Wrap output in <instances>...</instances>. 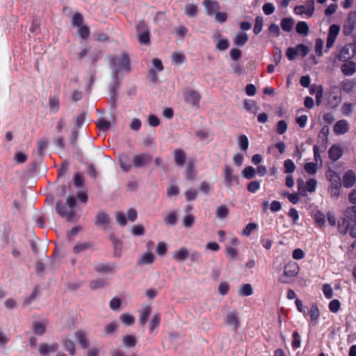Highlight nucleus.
Masks as SVG:
<instances>
[{"instance_id": "nucleus-47", "label": "nucleus", "mask_w": 356, "mask_h": 356, "mask_svg": "<svg viewBox=\"0 0 356 356\" xmlns=\"http://www.w3.org/2000/svg\"><path fill=\"white\" fill-rule=\"evenodd\" d=\"M83 15L79 13H75L72 17V24L74 26L80 27L83 26Z\"/></svg>"}, {"instance_id": "nucleus-33", "label": "nucleus", "mask_w": 356, "mask_h": 356, "mask_svg": "<svg viewBox=\"0 0 356 356\" xmlns=\"http://www.w3.org/2000/svg\"><path fill=\"white\" fill-rule=\"evenodd\" d=\"M120 319L122 323L127 326L132 325L135 323V317L129 313H124L121 314Z\"/></svg>"}, {"instance_id": "nucleus-58", "label": "nucleus", "mask_w": 356, "mask_h": 356, "mask_svg": "<svg viewBox=\"0 0 356 356\" xmlns=\"http://www.w3.org/2000/svg\"><path fill=\"white\" fill-rule=\"evenodd\" d=\"M188 257L190 260L193 263H199L202 259V254L200 252L198 251H193L189 253Z\"/></svg>"}, {"instance_id": "nucleus-31", "label": "nucleus", "mask_w": 356, "mask_h": 356, "mask_svg": "<svg viewBox=\"0 0 356 356\" xmlns=\"http://www.w3.org/2000/svg\"><path fill=\"white\" fill-rule=\"evenodd\" d=\"M122 343L127 348H134L137 343V339L134 336L127 334L122 337Z\"/></svg>"}, {"instance_id": "nucleus-1", "label": "nucleus", "mask_w": 356, "mask_h": 356, "mask_svg": "<svg viewBox=\"0 0 356 356\" xmlns=\"http://www.w3.org/2000/svg\"><path fill=\"white\" fill-rule=\"evenodd\" d=\"M138 33V40L140 45L151 44L150 32L147 24L144 20L139 21L136 25Z\"/></svg>"}, {"instance_id": "nucleus-19", "label": "nucleus", "mask_w": 356, "mask_h": 356, "mask_svg": "<svg viewBox=\"0 0 356 356\" xmlns=\"http://www.w3.org/2000/svg\"><path fill=\"white\" fill-rule=\"evenodd\" d=\"M203 4L208 15H212L220 8L219 3L216 1L204 0Z\"/></svg>"}, {"instance_id": "nucleus-15", "label": "nucleus", "mask_w": 356, "mask_h": 356, "mask_svg": "<svg viewBox=\"0 0 356 356\" xmlns=\"http://www.w3.org/2000/svg\"><path fill=\"white\" fill-rule=\"evenodd\" d=\"M349 130V124L345 120H340L334 126V131L338 135L347 133Z\"/></svg>"}, {"instance_id": "nucleus-5", "label": "nucleus", "mask_w": 356, "mask_h": 356, "mask_svg": "<svg viewBox=\"0 0 356 356\" xmlns=\"http://www.w3.org/2000/svg\"><path fill=\"white\" fill-rule=\"evenodd\" d=\"M356 54V47L351 43L346 44L341 48L338 54V60L341 62H346L355 56Z\"/></svg>"}, {"instance_id": "nucleus-17", "label": "nucleus", "mask_w": 356, "mask_h": 356, "mask_svg": "<svg viewBox=\"0 0 356 356\" xmlns=\"http://www.w3.org/2000/svg\"><path fill=\"white\" fill-rule=\"evenodd\" d=\"M342 73L346 76H351L356 72V65L353 61H346L341 66Z\"/></svg>"}, {"instance_id": "nucleus-62", "label": "nucleus", "mask_w": 356, "mask_h": 356, "mask_svg": "<svg viewBox=\"0 0 356 356\" xmlns=\"http://www.w3.org/2000/svg\"><path fill=\"white\" fill-rule=\"evenodd\" d=\"M260 188V181H252L248 184L247 189L249 192L254 193Z\"/></svg>"}, {"instance_id": "nucleus-26", "label": "nucleus", "mask_w": 356, "mask_h": 356, "mask_svg": "<svg viewBox=\"0 0 356 356\" xmlns=\"http://www.w3.org/2000/svg\"><path fill=\"white\" fill-rule=\"evenodd\" d=\"M110 222V218L108 215L103 211L98 212L95 217L96 225L101 226L108 224Z\"/></svg>"}, {"instance_id": "nucleus-36", "label": "nucleus", "mask_w": 356, "mask_h": 356, "mask_svg": "<svg viewBox=\"0 0 356 356\" xmlns=\"http://www.w3.org/2000/svg\"><path fill=\"white\" fill-rule=\"evenodd\" d=\"M216 213L219 219H225L229 214V209L225 204L220 205L217 208Z\"/></svg>"}, {"instance_id": "nucleus-7", "label": "nucleus", "mask_w": 356, "mask_h": 356, "mask_svg": "<svg viewBox=\"0 0 356 356\" xmlns=\"http://www.w3.org/2000/svg\"><path fill=\"white\" fill-rule=\"evenodd\" d=\"M224 321L226 325L232 326L234 332H236L241 325L238 313L236 310L227 312L225 316Z\"/></svg>"}, {"instance_id": "nucleus-40", "label": "nucleus", "mask_w": 356, "mask_h": 356, "mask_svg": "<svg viewBox=\"0 0 356 356\" xmlns=\"http://www.w3.org/2000/svg\"><path fill=\"white\" fill-rule=\"evenodd\" d=\"M154 254L151 252H146L141 256L139 262L142 264H151L154 262Z\"/></svg>"}, {"instance_id": "nucleus-27", "label": "nucleus", "mask_w": 356, "mask_h": 356, "mask_svg": "<svg viewBox=\"0 0 356 356\" xmlns=\"http://www.w3.org/2000/svg\"><path fill=\"white\" fill-rule=\"evenodd\" d=\"M95 269L98 273H111L113 272L115 269V264H98L95 265Z\"/></svg>"}, {"instance_id": "nucleus-25", "label": "nucleus", "mask_w": 356, "mask_h": 356, "mask_svg": "<svg viewBox=\"0 0 356 356\" xmlns=\"http://www.w3.org/2000/svg\"><path fill=\"white\" fill-rule=\"evenodd\" d=\"M75 336L83 348H88L89 347V341L87 339L86 334L83 330H79L75 332Z\"/></svg>"}, {"instance_id": "nucleus-39", "label": "nucleus", "mask_w": 356, "mask_h": 356, "mask_svg": "<svg viewBox=\"0 0 356 356\" xmlns=\"http://www.w3.org/2000/svg\"><path fill=\"white\" fill-rule=\"evenodd\" d=\"M241 174L245 179H250L255 176L256 170L252 166H248L242 170Z\"/></svg>"}, {"instance_id": "nucleus-9", "label": "nucleus", "mask_w": 356, "mask_h": 356, "mask_svg": "<svg viewBox=\"0 0 356 356\" xmlns=\"http://www.w3.org/2000/svg\"><path fill=\"white\" fill-rule=\"evenodd\" d=\"M339 31V25L332 24L330 26L326 41V49L325 50V52L327 51L334 45Z\"/></svg>"}, {"instance_id": "nucleus-10", "label": "nucleus", "mask_w": 356, "mask_h": 356, "mask_svg": "<svg viewBox=\"0 0 356 356\" xmlns=\"http://www.w3.org/2000/svg\"><path fill=\"white\" fill-rule=\"evenodd\" d=\"M152 160V156L146 153L136 154L132 159V163L135 168H141Z\"/></svg>"}, {"instance_id": "nucleus-14", "label": "nucleus", "mask_w": 356, "mask_h": 356, "mask_svg": "<svg viewBox=\"0 0 356 356\" xmlns=\"http://www.w3.org/2000/svg\"><path fill=\"white\" fill-rule=\"evenodd\" d=\"M58 345L57 343L49 345L46 343H40L39 346V352L41 355L47 356L49 353H54L57 350Z\"/></svg>"}, {"instance_id": "nucleus-57", "label": "nucleus", "mask_w": 356, "mask_h": 356, "mask_svg": "<svg viewBox=\"0 0 356 356\" xmlns=\"http://www.w3.org/2000/svg\"><path fill=\"white\" fill-rule=\"evenodd\" d=\"M97 126L100 131H106L109 129L111 123L109 121L102 119L97 122Z\"/></svg>"}, {"instance_id": "nucleus-24", "label": "nucleus", "mask_w": 356, "mask_h": 356, "mask_svg": "<svg viewBox=\"0 0 356 356\" xmlns=\"http://www.w3.org/2000/svg\"><path fill=\"white\" fill-rule=\"evenodd\" d=\"M175 161L178 166H183L186 161V154L181 149H176L174 151Z\"/></svg>"}, {"instance_id": "nucleus-12", "label": "nucleus", "mask_w": 356, "mask_h": 356, "mask_svg": "<svg viewBox=\"0 0 356 356\" xmlns=\"http://www.w3.org/2000/svg\"><path fill=\"white\" fill-rule=\"evenodd\" d=\"M355 19L352 15L348 16L347 19L345 21L343 26V33L344 35H350L355 29Z\"/></svg>"}, {"instance_id": "nucleus-51", "label": "nucleus", "mask_w": 356, "mask_h": 356, "mask_svg": "<svg viewBox=\"0 0 356 356\" xmlns=\"http://www.w3.org/2000/svg\"><path fill=\"white\" fill-rule=\"evenodd\" d=\"M63 347L65 350L68 351L71 355L75 354V347L73 341L69 339H66L63 342Z\"/></svg>"}, {"instance_id": "nucleus-52", "label": "nucleus", "mask_w": 356, "mask_h": 356, "mask_svg": "<svg viewBox=\"0 0 356 356\" xmlns=\"http://www.w3.org/2000/svg\"><path fill=\"white\" fill-rule=\"evenodd\" d=\"M284 172L285 173H291L294 172L296 165L293 161L291 159H286L284 162Z\"/></svg>"}, {"instance_id": "nucleus-18", "label": "nucleus", "mask_w": 356, "mask_h": 356, "mask_svg": "<svg viewBox=\"0 0 356 356\" xmlns=\"http://www.w3.org/2000/svg\"><path fill=\"white\" fill-rule=\"evenodd\" d=\"M109 239L111 240L114 249V256L120 257L121 256V251L122 249V241L118 239L114 234H111L109 236Z\"/></svg>"}, {"instance_id": "nucleus-23", "label": "nucleus", "mask_w": 356, "mask_h": 356, "mask_svg": "<svg viewBox=\"0 0 356 356\" xmlns=\"http://www.w3.org/2000/svg\"><path fill=\"white\" fill-rule=\"evenodd\" d=\"M326 175L331 183L330 186H341V178L334 171L332 170H327Z\"/></svg>"}, {"instance_id": "nucleus-55", "label": "nucleus", "mask_w": 356, "mask_h": 356, "mask_svg": "<svg viewBox=\"0 0 356 356\" xmlns=\"http://www.w3.org/2000/svg\"><path fill=\"white\" fill-rule=\"evenodd\" d=\"M257 224L254 222L248 223L245 227L243 229L242 234L245 236H250L253 230L257 228Z\"/></svg>"}, {"instance_id": "nucleus-28", "label": "nucleus", "mask_w": 356, "mask_h": 356, "mask_svg": "<svg viewBox=\"0 0 356 356\" xmlns=\"http://www.w3.org/2000/svg\"><path fill=\"white\" fill-rule=\"evenodd\" d=\"M341 101L339 95L330 94L327 98V107L329 108H334L338 106Z\"/></svg>"}, {"instance_id": "nucleus-21", "label": "nucleus", "mask_w": 356, "mask_h": 356, "mask_svg": "<svg viewBox=\"0 0 356 356\" xmlns=\"http://www.w3.org/2000/svg\"><path fill=\"white\" fill-rule=\"evenodd\" d=\"M188 255L189 252L188 250L186 248L182 247L173 253L172 257L176 261L182 262L188 257Z\"/></svg>"}, {"instance_id": "nucleus-60", "label": "nucleus", "mask_w": 356, "mask_h": 356, "mask_svg": "<svg viewBox=\"0 0 356 356\" xmlns=\"http://www.w3.org/2000/svg\"><path fill=\"white\" fill-rule=\"evenodd\" d=\"M164 220L166 222V224L175 225L177 222L176 212H171L167 217L164 218Z\"/></svg>"}, {"instance_id": "nucleus-3", "label": "nucleus", "mask_w": 356, "mask_h": 356, "mask_svg": "<svg viewBox=\"0 0 356 356\" xmlns=\"http://www.w3.org/2000/svg\"><path fill=\"white\" fill-rule=\"evenodd\" d=\"M299 272V266L294 261H289L284 266V274L279 277V282L281 283H289L288 277H294Z\"/></svg>"}, {"instance_id": "nucleus-48", "label": "nucleus", "mask_w": 356, "mask_h": 356, "mask_svg": "<svg viewBox=\"0 0 356 356\" xmlns=\"http://www.w3.org/2000/svg\"><path fill=\"white\" fill-rule=\"evenodd\" d=\"M92 246L90 243H77L73 248V251L75 254H79L82 252L86 251L87 249Z\"/></svg>"}, {"instance_id": "nucleus-29", "label": "nucleus", "mask_w": 356, "mask_h": 356, "mask_svg": "<svg viewBox=\"0 0 356 356\" xmlns=\"http://www.w3.org/2000/svg\"><path fill=\"white\" fill-rule=\"evenodd\" d=\"M248 40V36L245 33H238L234 38V44L237 47L244 46Z\"/></svg>"}, {"instance_id": "nucleus-20", "label": "nucleus", "mask_w": 356, "mask_h": 356, "mask_svg": "<svg viewBox=\"0 0 356 356\" xmlns=\"http://www.w3.org/2000/svg\"><path fill=\"white\" fill-rule=\"evenodd\" d=\"M152 307L150 305H145L143 309L140 310L139 323L141 325H145L151 314Z\"/></svg>"}, {"instance_id": "nucleus-34", "label": "nucleus", "mask_w": 356, "mask_h": 356, "mask_svg": "<svg viewBox=\"0 0 356 356\" xmlns=\"http://www.w3.org/2000/svg\"><path fill=\"white\" fill-rule=\"evenodd\" d=\"M253 293V289L250 284H243L238 290L240 296H250Z\"/></svg>"}, {"instance_id": "nucleus-50", "label": "nucleus", "mask_w": 356, "mask_h": 356, "mask_svg": "<svg viewBox=\"0 0 356 356\" xmlns=\"http://www.w3.org/2000/svg\"><path fill=\"white\" fill-rule=\"evenodd\" d=\"M161 316L159 314H154L151 320L149 325V330L152 332L155 328L158 327L160 325Z\"/></svg>"}, {"instance_id": "nucleus-42", "label": "nucleus", "mask_w": 356, "mask_h": 356, "mask_svg": "<svg viewBox=\"0 0 356 356\" xmlns=\"http://www.w3.org/2000/svg\"><path fill=\"white\" fill-rule=\"evenodd\" d=\"M349 221L346 218H341L338 223L339 231L341 234H346L349 228Z\"/></svg>"}, {"instance_id": "nucleus-44", "label": "nucleus", "mask_w": 356, "mask_h": 356, "mask_svg": "<svg viewBox=\"0 0 356 356\" xmlns=\"http://www.w3.org/2000/svg\"><path fill=\"white\" fill-rule=\"evenodd\" d=\"M77 33L82 39L87 40L90 36V29L88 26H81L79 27Z\"/></svg>"}, {"instance_id": "nucleus-22", "label": "nucleus", "mask_w": 356, "mask_h": 356, "mask_svg": "<svg viewBox=\"0 0 356 356\" xmlns=\"http://www.w3.org/2000/svg\"><path fill=\"white\" fill-rule=\"evenodd\" d=\"M328 153L332 161H337L341 157L343 151L340 146L334 145L330 148Z\"/></svg>"}, {"instance_id": "nucleus-54", "label": "nucleus", "mask_w": 356, "mask_h": 356, "mask_svg": "<svg viewBox=\"0 0 356 356\" xmlns=\"http://www.w3.org/2000/svg\"><path fill=\"white\" fill-rule=\"evenodd\" d=\"M296 48L298 55L302 58L306 56L309 52L308 47L303 44H297Z\"/></svg>"}, {"instance_id": "nucleus-56", "label": "nucleus", "mask_w": 356, "mask_h": 356, "mask_svg": "<svg viewBox=\"0 0 356 356\" xmlns=\"http://www.w3.org/2000/svg\"><path fill=\"white\" fill-rule=\"evenodd\" d=\"M340 307L341 303L337 299L331 300L328 305L330 311L332 313H337L339 310Z\"/></svg>"}, {"instance_id": "nucleus-37", "label": "nucleus", "mask_w": 356, "mask_h": 356, "mask_svg": "<svg viewBox=\"0 0 356 356\" xmlns=\"http://www.w3.org/2000/svg\"><path fill=\"white\" fill-rule=\"evenodd\" d=\"M185 13L188 17H195L197 13V7L193 3H188L185 7Z\"/></svg>"}, {"instance_id": "nucleus-2", "label": "nucleus", "mask_w": 356, "mask_h": 356, "mask_svg": "<svg viewBox=\"0 0 356 356\" xmlns=\"http://www.w3.org/2000/svg\"><path fill=\"white\" fill-rule=\"evenodd\" d=\"M56 211L62 218H65L68 222H76L77 215L74 210L70 209L62 200L58 201L56 204Z\"/></svg>"}, {"instance_id": "nucleus-41", "label": "nucleus", "mask_w": 356, "mask_h": 356, "mask_svg": "<svg viewBox=\"0 0 356 356\" xmlns=\"http://www.w3.org/2000/svg\"><path fill=\"white\" fill-rule=\"evenodd\" d=\"M245 108L252 113H256L258 110L256 102L254 100L249 99L244 102Z\"/></svg>"}, {"instance_id": "nucleus-8", "label": "nucleus", "mask_w": 356, "mask_h": 356, "mask_svg": "<svg viewBox=\"0 0 356 356\" xmlns=\"http://www.w3.org/2000/svg\"><path fill=\"white\" fill-rule=\"evenodd\" d=\"M184 98L186 103L197 106L200 102L201 95L197 91L188 88L184 91Z\"/></svg>"}, {"instance_id": "nucleus-11", "label": "nucleus", "mask_w": 356, "mask_h": 356, "mask_svg": "<svg viewBox=\"0 0 356 356\" xmlns=\"http://www.w3.org/2000/svg\"><path fill=\"white\" fill-rule=\"evenodd\" d=\"M298 193L301 196L307 195V192H312V178L307 179L306 183L304 179L299 178L297 180Z\"/></svg>"}, {"instance_id": "nucleus-45", "label": "nucleus", "mask_w": 356, "mask_h": 356, "mask_svg": "<svg viewBox=\"0 0 356 356\" xmlns=\"http://www.w3.org/2000/svg\"><path fill=\"white\" fill-rule=\"evenodd\" d=\"M106 284V281L104 279L99 278L95 280H92L90 283V288L92 290H96L104 287Z\"/></svg>"}, {"instance_id": "nucleus-53", "label": "nucleus", "mask_w": 356, "mask_h": 356, "mask_svg": "<svg viewBox=\"0 0 356 356\" xmlns=\"http://www.w3.org/2000/svg\"><path fill=\"white\" fill-rule=\"evenodd\" d=\"M73 183L75 187L81 188L83 186V179L79 172H76L73 177Z\"/></svg>"}, {"instance_id": "nucleus-38", "label": "nucleus", "mask_w": 356, "mask_h": 356, "mask_svg": "<svg viewBox=\"0 0 356 356\" xmlns=\"http://www.w3.org/2000/svg\"><path fill=\"white\" fill-rule=\"evenodd\" d=\"M238 146L242 151H246L249 146L248 138L245 135H240L238 138Z\"/></svg>"}, {"instance_id": "nucleus-46", "label": "nucleus", "mask_w": 356, "mask_h": 356, "mask_svg": "<svg viewBox=\"0 0 356 356\" xmlns=\"http://www.w3.org/2000/svg\"><path fill=\"white\" fill-rule=\"evenodd\" d=\"M172 59L176 65H180L186 60V56L183 53L175 51L172 53Z\"/></svg>"}, {"instance_id": "nucleus-35", "label": "nucleus", "mask_w": 356, "mask_h": 356, "mask_svg": "<svg viewBox=\"0 0 356 356\" xmlns=\"http://www.w3.org/2000/svg\"><path fill=\"white\" fill-rule=\"evenodd\" d=\"M186 179L192 181L195 178V173L194 171V165L192 162L188 163L185 170Z\"/></svg>"}, {"instance_id": "nucleus-16", "label": "nucleus", "mask_w": 356, "mask_h": 356, "mask_svg": "<svg viewBox=\"0 0 356 356\" xmlns=\"http://www.w3.org/2000/svg\"><path fill=\"white\" fill-rule=\"evenodd\" d=\"M49 111L51 113H56L60 108V99L59 95H51L49 97Z\"/></svg>"}, {"instance_id": "nucleus-4", "label": "nucleus", "mask_w": 356, "mask_h": 356, "mask_svg": "<svg viewBox=\"0 0 356 356\" xmlns=\"http://www.w3.org/2000/svg\"><path fill=\"white\" fill-rule=\"evenodd\" d=\"M223 177L225 185L228 188L233 186L238 185L240 183L239 176L235 174L234 170L228 165H226L223 169Z\"/></svg>"}, {"instance_id": "nucleus-43", "label": "nucleus", "mask_w": 356, "mask_h": 356, "mask_svg": "<svg viewBox=\"0 0 356 356\" xmlns=\"http://www.w3.org/2000/svg\"><path fill=\"white\" fill-rule=\"evenodd\" d=\"M46 331V326L41 322L33 323V332L37 335H42Z\"/></svg>"}, {"instance_id": "nucleus-13", "label": "nucleus", "mask_w": 356, "mask_h": 356, "mask_svg": "<svg viewBox=\"0 0 356 356\" xmlns=\"http://www.w3.org/2000/svg\"><path fill=\"white\" fill-rule=\"evenodd\" d=\"M356 181L355 173L349 170L346 171L343 176V184L346 188L352 187Z\"/></svg>"}, {"instance_id": "nucleus-64", "label": "nucleus", "mask_w": 356, "mask_h": 356, "mask_svg": "<svg viewBox=\"0 0 356 356\" xmlns=\"http://www.w3.org/2000/svg\"><path fill=\"white\" fill-rule=\"evenodd\" d=\"M156 252L159 256H163L167 252V245L164 242H159L156 246Z\"/></svg>"}, {"instance_id": "nucleus-49", "label": "nucleus", "mask_w": 356, "mask_h": 356, "mask_svg": "<svg viewBox=\"0 0 356 356\" xmlns=\"http://www.w3.org/2000/svg\"><path fill=\"white\" fill-rule=\"evenodd\" d=\"M263 27V17L257 16L255 18V24L253 29V32L255 35H258L262 30Z\"/></svg>"}, {"instance_id": "nucleus-61", "label": "nucleus", "mask_w": 356, "mask_h": 356, "mask_svg": "<svg viewBox=\"0 0 356 356\" xmlns=\"http://www.w3.org/2000/svg\"><path fill=\"white\" fill-rule=\"evenodd\" d=\"M286 56L289 60H293L295 58L298 56L297 48L296 47H289L286 49Z\"/></svg>"}, {"instance_id": "nucleus-32", "label": "nucleus", "mask_w": 356, "mask_h": 356, "mask_svg": "<svg viewBox=\"0 0 356 356\" xmlns=\"http://www.w3.org/2000/svg\"><path fill=\"white\" fill-rule=\"evenodd\" d=\"M296 32L304 36L307 35L309 33V26L305 22H299L296 26Z\"/></svg>"}, {"instance_id": "nucleus-6", "label": "nucleus", "mask_w": 356, "mask_h": 356, "mask_svg": "<svg viewBox=\"0 0 356 356\" xmlns=\"http://www.w3.org/2000/svg\"><path fill=\"white\" fill-rule=\"evenodd\" d=\"M111 63L119 69H124L127 72L131 70L130 60L129 56L125 53L122 54L121 56H114Z\"/></svg>"}, {"instance_id": "nucleus-63", "label": "nucleus", "mask_w": 356, "mask_h": 356, "mask_svg": "<svg viewBox=\"0 0 356 356\" xmlns=\"http://www.w3.org/2000/svg\"><path fill=\"white\" fill-rule=\"evenodd\" d=\"M346 217L356 222V206H353L346 210Z\"/></svg>"}, {"instance_id": "nucleus-30", "label": "nucleus", "mask_w": 356, "mask_h": 356, "mask_svg": "<svg viewBox=\"0 0 356 356\" xmlns=\"http://www.w3.org/2000/svg\"><path fill=\"white\" fill-rule=\"evenodd\" d=\"M281 28L286 32H290L292 31L294 21L292 18L284 17L281 20Z\"/></svg>"}, {"instance_id": "nucleus-59", "label": "nucleus", "mask_w": 356, "mask_h": 356, "mask_svg": "<svg viewBox=\"0 0 356 356\" xmlns=\"http://www.w3.org/2000/svg\"><path fill=\"white\" fill-rule=\"evenodd\" d=\"M301 339L299 333L297 331H294L293 333V341H292V347L294 349H296L300 346Z\"/></svg>"}]
</instances>
